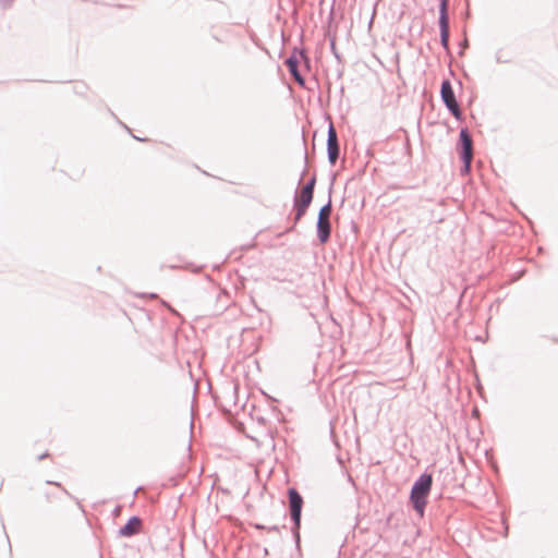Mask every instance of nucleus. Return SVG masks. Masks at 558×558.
I'll list each match as a JSON object with an SVG mask.
<instances>
[{"label": "nucleus", "mask_w": 558, "mask_h": 558, "mask_svg": "<svg viewBox=\"0 0 558 558\" xmlns=\"http://www.w3.org/2000/svg\"><path fill=\"white\" fill-rule=\"evenodd\" d=\"M432 486L433 475L430 473L424 472L414 481L411 487L409 504L411 505L412 509L416 512V514H418L421 518L425 513Z\"/></svg>", "instance_id": "nucleus-1"}, {"label": "nucleus", "mask_w": 558, "mask_h": 558, "mask_svg": "<svg viewBox=\"0 0 558 558\" xmlns=\"http://www.w3.org/2000/svg\"><path fill=\"white\" fill-rule=\"evenodd\" d=\"M289 504V517L291 520V533L296 548H300L301 543V521L304 500L300 492L295 487H289L287 490Z\"/></svg>", "instance_id": "nucleus-2"}, {"label": "nucleus", "mask_w": 558, "mask_h": 558, "mask_svg": "<svg viewBox=\"0 0 558 558\" xmlns=\"http://www.w3.org/2000/svg\"><path fill=\"white\" fill-rule=\"evenodd\" d=\"M340 158V143L332 121H329L327 130V159L330 166H335Z\"/></svg>", "instance_id": "nucleus-3"}, {"label": "nucleus", "mask_w": 558, "mask_h": 558, "mask_svg": "<svg viewBox=\"0 0 558 558\" xmlns=\"http://www.w3.org/2000/svg\"><path fill=\"white\" fill-rule=\"evenodd\" d=\"M457 151L460 159L473 160V138L468 128L460 129Z\"/></svg>", "instance_id": "nucleus-4"}, {"label": "nucleus", "mask_w": 558, "mask_h": 558, "mask_svg": "<svg viewBox=\"0 0 558 558\" xmlns=\"http://www.w3.org/2000/svg\"><path fill=\"white\" fill-rule=\"evenodd\" d=\"M143 520L138 515H132L128 519L126 523L118 530L120 537H132L141 533Z\"/></svg>", "instance_id": "nucleus-5"}, {"label": "nucleus", "mask_w": 558, "mask_h": 558, "mask_svg": "<svg viewBox=\"0 0 558 558\" xmlns=\"http://www.w3.org/2000/svg\"><path fill=\"white\" fill-rule=\"evenodd\" d=\"M300 60L305 63L306 68L311 66V59L307 56L306 51L303 48L294 47L290 56L284 60V64L288 70L298 69L300 65Z\"/></svg>", "instance_id": "nucleus-6"}, {"label": "nucleus", "mask_w": 558, "mask_h": 558, "mask_svg": "<svg viewBox=\"0 0 558 558\" xmlns=\"http://www.w3.org/2000/svg\"><path fill=\"white\" fill-rule=\"evenodd\" d=\"M312 201L299 196V190L295 191L293 198V209L295 211L292 227L289 229L290 231L295 228L298 222L305 216L308 207L311 206Z\"/></svg>", "instance_id": "nucleus-7"}, {"label": "nucleus", "mask_w": 558, "mask_h": 558, "mask_svg": "<svg viewBox=\"0 0 558 558\" xmlns=\"http://www.w3.org/2000/svg\"><path fill=\"white\" fill-rule=\"evenodd\" d=\"M438 26H439V38L440 45L446 51L447 54L451 53L450 50V19L449 17H438Z\"/></svg>", "instance_id": "nucleus-8"}, {"label": "nucleus", "mask_w": 558, "mask_h": 558, "mask_svg": "<svg viewBox=\"0 0 558 558\" xmlns=\"http://www.w3.org/2000/svg\"><path fill=\"white\" fill-rule=\"evenodd\" d=\"M440 98L446 108L458 104L452 84L448 78L442 80L440 84Z\"/></svg>", "instance_id": "nucleus-9"}, {"label": "nucleus", "mask_w": 558, "mask_h": 558, "mask_svg": "<svg viewBox=\"0 0 558 558\" xmlns=\"http://www.w3.org/2000/svg\"><path fill=\"white\" fill-rule=\"evenodd\" d=\"M316 234H317V239L320 244H326L330 240V235H331L330 219L317 218Z\"/></svg>", "instance_id": "nucleus-10"}, {"label": "nucleus", "mask_w": 558, "mask_h": 558, "mask_svg": "<svg viewBox=\"0 0 558 558\" xmlns=\"http://www.w3.org/2000/svg\"><path fill=\"white\" fill-rule=\"evenodd\" d=\"M335 180H336V175L332 174L331 181H330V184H329V187H328V201H327V203L325 205H323L319 208L317 218L329 219V216H330L331 210H332L331 193H332V190H333Z\"/></svg>", "instance_id": "nucleus-11"}, {"label": "nucleus", "mask_w": 558, "mask_h": 558, "mask_svg": "<svg viewBox=\"0 0 558 558\" xmlns=\"http://www.w3.org/2000/svg\"><path fill=\"white\" fill-rule=\"evenodd\" d=\"M315 185H316V175L313 174L307 180V182L304 184V186L302 187V191L299 192V196L313 202Z\"/></svg>", "instance_id": "nucleus-12"}, {"label": "nucleus", "mask_w": 558, "mask_h": 558, "mask_svg": "<svg viewBox=\"0 0 558 558\" xmlns=\"http://www.w3.org/2000/svg\"><path fill=\"white\" fill-rule=\"evenodd\" d=\"M217 301L218 302H221L220 306L217 308V313L220 314V313H223L229 304H230V295L227 291H221L218 295H217Z\"/></svg>", "instance_id": "nucleus-13"}, {"label": "nucleus", "mask_w": 558, "mask_h": 558, "mask_svg": "<svg viewBox=\"0 0 558 558\" xmlns=\"http://www.w3.org/2000/svg\"><path fill=\"white\" fill-rule=\"evenodd\" d=\"M447 110L457 121L461 122L464 120L459 102L447 107Z\"/></svg>", "instance_id": "nucleus-14"}, {"label": "nucleus", "mask_w": 558, "mask_h": 558, "mask_svg": "<svg viewBox=\"0 0 558 558\" xmlns=\"http://www.w3.org/2000/svg\"><path fill=\"white\" fill-rule=\"evenodd\" d=\"M289 73H290V75L292 76V78L295 81V83H296L300 87H302V88H304V87H305V84H306V83H305V78H304V77H303V75L301 74V72H300V69H299V68H298V69H294V70H289Z\"/></svg>", "instance_id": "nucleus-15"}, {"label": "nucleus", "mask_w": 558, "mask_h": 558, "mask_svg": "<svg viewBox=\"0 0 558 558\" xmlns=\"http://www.w3.org/2000/svg\"><path fill=\"white\" fill-rule=\"evenodd\" d=\"M449 1L450 0H439L438 4V17H449Z\"/></svg>", "instance_id": "nucleus-16"}, {"label": "nucleus", "mask_w": 558, "mask_h": 558, "mask_svg": "<svg viewBox=\"0 0 558 558\" xmlns=\"http://www.w3.org/2000/svg\"><path fill=\"white\" fill-rule=\"evenodd\" d=\"M461 162H462V167H461V173L462 174H468L470 173L471 171V163H472V160H465V159H460Z\"/></svg>", "instance_id": "nucleus-17"}, {"label": "nucleus", "mask_w": 558, "mask_h": 558, "mask_svg": "<svg viewBox=\"0 0 558 558\" xmlns=\"http://www.w3.org/2000/svg\"><path fill=\"white\" fill-rule=\"evenodd\" d=\"M495 59H496V62L497 63H508L509 62V59L508 58H505L504 54H502V50L499 49L496 54H495Z\"/></svg>", "instance_id": "nucleus-18"}, {"label": "nucleus", "mask_w": 558, "mask_h": 558, "mask_svg": "<svg viewBox=\"0 0 558 558\" xmlns=\"http://www.w3.org/2000/svg\"><path fill=\"white\" fill-rule=\"evenodd\" d=\"M48 485H56L57 487H59L66 496H69L70 498H74L60 483L58 482H53V481H47L46 482Z\"/></svg>", "instance_id": "nucleus-19"}, {"label": "nucleus", "mask_w": 558, "mask_h": 558, "mask_svg": "<svg viewBox=\"0 0 558 558\" xmlns=\"http://www.w3.org/2000/svg\"><path fill=\"white\" fill-rule=\"evenodd\" d=\"M330 50L332 52V54L335 56L336 59L340 60V54L339 52L337 51V48H336V43H335V38H331L330 39Z\"/></svg>", "instance_id": "nucleus-20"}, {"label": "nucleus", "mask_w": 558, "mask_h": 558, "mask_svg": "<svg viewBox=\"0 0 558 558\" xmlns=\"http://www.w3.org/2000/svg\"><path fill=\"white\" fill-rule=\"evenodd\" d=\"M459 47H460L459 54H463V50L469 47V40L466 37L459 44Z\"/></svg>", "instance_id": "nucleus-21"}, {"label": "nucleus", "mask_w": 558, "mask_h": 558, "mask_svg": "<svg viewBox=\"0 0 558 558\" xmlns=\"http://www.w3.org/2000/svg\"><path fill=\"white\" fill-rule=\"evenodd\" d=\"M266 530L268 532H277V533H279L280 532V526L279 525H270V526H266Z\"/></svg>", "instance_id": "nucleus-22"}, {"label": "nucleus", "mask_w": 558, "mask_h": 558, "mask_svg": "<svg viewBox=\"0 0 558 558\" xmlns=\"http://www.w3.org/2000/svg\"><path fill=\"white\" fill-rule=\"evenodd\" d=\"M252 526L256 530H266V525L260 523H252Z\"/></svg>", "instance_id": "nucleus-23"}, {"label": "nucleus", "mask_w": 558, "mask_h": 558, "mask_svg": "<svg viewBox=\"0 0 558 558\" xmlns=\"http://www.w3.org/2000/svg\"><path fill=\"white\" fill-rule=\"evenodd\" d=\"M48 457H49V452H47V451H46V452H44V453L39 454V456L37 457V460H38V461H41V460H44V459H46V458H48Z\"/></svg>", "instance_id": "nucleus-24"}, {"label": "nucleus", "mask_w": 558, "mask_h": 558, "mask_svg": "<svg viewBox=\"0 0 558 558\" xmlns=\"http://www.w3.org/2000/svg\"><path fill=\"white\" fill-rule=\"evenodd\" d=\"M82 88H84V85H81V87H75V92L78 93V94H83V90Z\"/></svg>", "instance_id": "nucleus-25"}, {"label": "nucleus", "mask_w": 558, "mask_h": 558, "mask_svg": "<svg viewBox=\"0 0 558 558\" xmlns=\"http://www.w3.org/2000/svg\"><path fill=\"white\" fill-rule=\"evenodd\" d=\"M82 88H84V85H81V87H75V92L78 93V94H83V90Z\"/></svg>", "instance_id": "nucleus-26"}, {"label": "nucleus", "mask_w": 558, "mask_h": 558, "mask_svg": "<svg viewBox=\"0 0 558 558\" xmlns=\"http://www.w3.org/2000/svg\"><path fill=\"white\" fill-rule=\"evenodd\" d=\"M133 138H135L136 141H140V142H146L147 138H141L140 136H135V135H132Z\"/></svg>", "instance_id": "nucleus-27"}, {"label": "nucleus", "mask_w": 558, "mask_h": 558, "mask_svg": "<svg viewBox=\"0 0 558 558\" xmlns=\"http://www.w3.org/2000/svg\"><path fill=\"white\" fill-rule=\"evenodd\" d=\"M11 0H0L3 7H7Z\"/></svg>", "instance_id": "nucleus-28"}, {"label": "nucleus", "mask_w": 558, "mask_h": 558, "mask_svg": "<svg viewBox=\"0 0 558 558\" xmlns=\"http://www.w3.org/2000/svg\"><path fill=\"white\" fill-rule=\"evenodd\" d=\"M304 174H305V169L303 170V172H302V174L300 177L299 184L302 182Z\"/></svg>", "instance_id": "nucleus-29"}, {"label": "nucleus", "mask_w": 558, "mask_h": 558, "mask_svg": "<svg viewBox=\"0 0 558 558\" xmlns=\"http://www.w3.org/2000/svg\"><path fill=\"white\" fill-rule=\"evenodd\" d=\"M166 306H168V308L170 310V312H175L169 304H167L166 302H162Z\"/></svg>", "instance_id": "nucleus-30"}, {"label": "nucleus", "mask_w": 558, "mask_h": 558, "mask_svg": "<svg viewBox=\"0 0 558 558\" xmlns=\"http://www.w3.org/2000/svg\"><path fill=\"white\" fill-rule=\"evenodd\" d=\"M141 489V487H136V489L134 490V496L137 495L138 490Z\"/></svg>", "instance_id": "nucleus-31"}, {"label": "nucleus", "mask_w": 558, "mask_h": 558, "mask_svg": "<svg viewBox=\"0 0 558 558\" xmlns=\"http://www.w3.org/2000/svg\"><path fill=\"white\" fill-rule=\"evenodd\" d=\"M150 296L151 298H157V294L156 293H151Z\"/></svg>", "instance_id": "nucleus-32"}, {"label": "nucleus", "mask_w": 558, "mask_h": 558, "mask_svg": "<svg viewBox=\"0 0 558 558\" xmlns=\"http://www.w3.org/2000/svg\"><path fill=\"white\" fill-rule=\"evenodd\" d=\"M554 341L558 342V339L554 338Z\"/></svg>", "instance_id": "nucleus-33"}]
</instances>
